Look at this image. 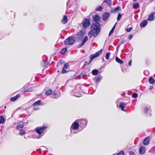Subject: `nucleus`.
Wrapping results in <instances>:
<instances>
[{
    "mask_svg": "<svg viewBox=\"0 0 155 155\" xmlns=\"http://www.w3.org/2000/svg\"><path fill=\"white\" fill-rule=\"evenodd\" d=\"M69 2V1H68L67 2V4H68V3Z\"/></svg>",
    "mask_w": 155,
    "mask_h": 155,
    "instance_id": "55",
    "label": "nucleus"
},
{
    "mask_svg": "<svg viewBox=\"0 0 155 155\" xmlns=\"http://www.w3.org/2000/svg\"><path fill=\"white\" fill-rule=\"evenodd\" d=\"M91 22L90 20L88 18H86L83 21L82 27L84 28H86L88 27L90 25Z\"/></svg>",
    "mask_w": 155,
    "mask_h": 155,
    "instance_id": "6",
    "label": "nucleus"
},
{
    "mask_svg": "<svg viewBox=\"0 0 155 155\" xmlns=\"http://www.w3.org/2000/svg\"><path fill=\"white\" fill-rule=\"evenodd\" d=\"M155 151V147H153L150 150V152H152Z\"/></svg>",
    "mask_w": 155,
    "mask_h": 155,
    "instance_id": "40",
    "label": "nucleus"
},
{
    "mask_svg": "<svg viewBox=\"0 0 155 155\" xmlns=\"http://www.w3.org/2000/svg\"><path fill=\"white\" fill-rule=\"evenodd\" d=\"M110 15L109 13L106 12L103 14L102 15L103 20L104 21L106 20Z\"/></svg>",
    "mask_w": 155,
    "mask_h": 155,
    "instance_id": "9",
    "label": "nucleus"
},
{
    "mask_svg": "<svg viewBox=\"0 0 155 155\" xmlns=\"http://www.w3.org/2000/svg\"><path fill=\"white\" fill-rule=\"evenodd\" d=\"M88 38L87 37L85 36L84 38V39L82 41V43L81 45H79V46H78L79 47H81L82 46H83L84 45L85 42L87 41V40H88Z\"/></svg>",
    "mask_w": 155,
    "mask_h": 155,
    "instance_id": "15",
    "label": "nucleus"
},
{
    "mask_svg": "<svg viewBox=\"0 0 155 155\" xmlns=\"http://www.w3.org/2000/svg\"><path fill=\"white\" fill-rule=\"evenodd\" d=\"M102 60H103L104 61V58H102Z\"/></svg>",
    "mask_w": 155,
    "mask_h": 155,
    "instance_id": "51",
    "label": "nucleus"
},
{
    "mask_svg": "<svg viewBox=\"0 0 155 155\" xmlns=\"http://www.w3.org/2000/svg\"><path fill=\"white\" fill-rule=\"evenodd\" d=\"M146 71H144V73H145Z\"/></svg>",
    "mask_w": 155,
    "mask_h": 155,
    "instance_id": "57",
    "label": "nucleus"
},
{
    "mask_svg": "<svg viewBox=\"0 0 155 155\" xmlns=\"http://www.w3.org/2000/svg\"><path fill=\"white\" fill-rule=\"evenodd\" d=\"M68 21L67 17L66 16H64L62 20V22L63 24L66 23Z\"/></svg>",
    "mask_w": 155,
    "mask_h": 155,
    "instance_id": "21",
    "label": "nucleus"
},
{
    "mask_svg": "<svg viewBox=\"0 0 155 155\" xmlns=\"http://www.w3.org/2000/svg\"><path fill=\"white\" fill-rule=\"evenodd\" d=\"M131 62H132V61L131 60H130V62H129V63H128V64L130 66H131Z\"/></svg>",
    "mask_w": 155,
    "mask_h": 155,
    "instance_id": "46",
    "label": "nucleus"
},
{
    "mask_svg": "<svg viewBox=\"0 0 155 155\" xmlns=\"http://www.w3.org/2000/svg\"><path fill=\"white\" fill-rule=\"evenodd\" d=\"M147 24V21L145 20L142 21L140 24V25L141 27H143L145 26Z\"/></svg>",
    "mask_w": 155,
    "mask_h": 155,
    "instance_id": "14",
    "label": "nucleus"
},
{
    "mask_svg": "<svg viewBox=\"0 0 155 155\" xmlns=\"http://www.w3.org/2000/svg\"><path fill=\"white\" fill-rule=\"evenodd\" d=\"M102 50L101 49L100 51L97 52L95 54L91 55L90 57V60L89 62V64L91 62L92 60L94 58L99 56L102 53Z\"/></svg>",
    "mask_w": 155,
    "mask_h": 155,
    "instance_id": "4",
    "label": "nucleus"
},
{
    "mask_svg": "<svg viewBox=\"0 0 155 155\" xmlns=\"http://www.w3.org/2000/svg\"><path fill=\"white\" fill-rule=\"evenodd\" d=\"M41 101L40 100H38V101H36L33 104V106H35L36 105H39V104L40 103V102H41Z\"/></svg>",
    "mask_w": 155,
    "mask_h": 155,
    "instance_id": "31",
    "label": "nucleus"
},
{
    "mask_svg": "<svg viewBox=\"0 0 155 155\" xmlns=\"http://www.w3.org/2000/svg\"><path fill=\"white\" fill-rule=\"evenodd\" d=\"M20 96L19 94H17L15 96L11 98L10 99V101H15L17 100V98L20 97Z\"/></svg>",
    "mask_w": 155,
    "mask_h": 155,
    "instance_id": "20",
    "label": "nucleus"
},
{
    "mask_svg": "<svg viewBox=\"0 0 155 155\" xmlns=\"http://www.w3.org/2000/svg\"><path fill=\"white\" fill-rule=\"evenodd\" d=\"M119 45H118V46L117 47V48H119Z\"/></svg>",
    "mask_w": 155,
    "mask_h": 155,
    "instance_id": "56",
    "label": "nucleus"
},
{
    "mask_svg": "<svg viewBox=\"0 0 155 155\" xmlns=\"http://www.w3.org/2000/svg\"><path fill=\"white\" fill-rule=\"evenodd\" d=\"M121 14H118V15L117 18V20L118 21H119L120 20V19L121 18Z\"/></svg>",
    "mask_w": 155,
    "mask_h": 155,
    "instance_id": "38",
    "label": "nucleus"
},
{
    "mask_svg": "<svg viewBox=\"0 0 155 155\" xmlns=\"http://www.w3.org/2000/svg\"><path fill=\"white\" fill-rule=\"evenodd\" d=\"M79 122L80 123L81 126L84 128L86 126L87 123V121L84 120H79Z\"/></svg>",
    "mask_w": 155,
    "mask_h": 155,
    "instance_id": "8",
    "label": "nucleus"
},
{
    "mask_svg": "<svg viewBox=\"0 0 155 155\" xmlns=\"http://www.w3.org/2000/svg\"><path fill=\"white\" fill-rule=\"evenodd\" d=\"M67 51L66 48H63L60 51V53L61 54H63L65 53Z\"/></svg>",
    "mask_w": 155,
    "mask_h": 155,
    "instance_id": "28",
    "label": "nucleus"
},
{
    "mask_svg": "<svg viewBox=\"0 0 155 155\" xmlns=\"http://www.w3.org/2000/svg\"><path fill=\"white\" fill-rule=\"evenodd\" d=\"M85 34L82 31H80L78 32V38L81 39L82 38Z\"/></svg>",
    "mask_w": 155,
    "mask_h": 155,
    "instance_id": "11",
    "label": "nucleus"
},
{
    "mask_svg": "<svg viewBox=\"0 0 155 155\" xmlns=\"http://www.w3.org/2000/svg\"><path fill=\"white\" fill-rule=\"evenodd\" d=\"M149 139L148 137H147L143 141V145H146L149 144Z\"/></svg>",
    "mask_w": 155,
    "mask_h": 155,
    "instance_id": "17",
    "label": "nucleus"
},
{
    "mask_svg": "<svg viewBox=\"0 0 155 155\" xmlns=\"http://www.w3.org/2000/svg\"><path fill=\"white\" fill-rule=\"evenodd\" d=\"M5 122L4 117L2 116L0 117V124H3Z\"/></svg>",
    "mask_w": 155,
    "mask_h": 155,
    "instance_id": "29",
    "label": "nucleus"
},
{
    "mask_svg": "<svg viewBox=\"0 0 155 155\" xmlns=\"http://www.w3.org/2000/svg\"><path fill=\"white\" fill-rule=\"evenodd\" d=\"M124 40L122 39V40H121V41H120V43H121V44H123L124 43Z\"/></svg>",
    "mask_w": 155,
    "mask_h": 155,
    "instance_id": "45",
    "label": "nucleus"
},
{
    "mask_svg": "<svg viewBox=\"0 0 155 155\" xmlns=\"http://www.w3.org/2000/svg\"><path fill=\"white\" fill-rule=\"evenodd\" d=\"M24 126V125L23 124L22 122H20L17 125L16 127V129L19 130L23 128Z\"/></svg>",
    "mask_w": 155,
    "mask_h": 155,
    "instance_id": "19",
    "label": "nucleus"
},
{
    "mask_svg": "<svg viewBox=\"0 0 155 155\" xmlns=\"http://www.w3.org/2000/svg\"><path fill=\"white\" fill-rule=\"evenodd\" d=\"M25 134V132L24 130H21L19 133V135H23Z\"/></svg>",
    "mask_w": 155,
    "mask_h": 155,
    "instance_id": "33",
    "label": "nucleus"
},
{
    "mask_svg": "<svg viewBox=\"0 0 155 155\" xmlns=\"http://www.w3.org/2000/svg\"><path fill=\"white\" fill-rule=\"evenodd\" d=\"M121 8L120 7L118 6L115 8H112L111 10V12L112 13H117L118 11H121Z\"/></svg>",
    "mask_w": 155,
    "mask_h": 155,
    "instance_id": "10",
    "label": "nucleus"
},
{
    "mask_svg": "<svg viewBox=\"0 0 155 155\" xmlns=\"http://www.w3.org/2000/svg\"><path fill=\"white\" fill-rule=\"evenodd\" d=\"M148 110V109L147 107H146L144 108V111L145 113H147Z\"/></svg>",
    "mask_w": 155,
    "mask_h": 155,
    "instance_id": "42",
    "label": "nucleus"
},
{
    "mask_svg": "<svg viewBox=\"0 0 155 155\" xmlns=\"http://www.w3.org/2000/svg\"><path fill=\"white\" fill-rule=\"evenodd\" d=\"M116 24H117V23H116V24H115L114 26H113V27L112 28V29H111V30L110 31V32L109 34V36H110V35L113 33L114 30L115 29V26Z\"/></svg>",
    "mask_w": 155,
    "mask_h": 155,
    "instance_id": "26",
    "label": "nucleus"
},
{
    "mask_svg": "<svg viewBox=\"0 0 155 155\" xmlns=\"http://www.w3.org/2000/svg\"><path fill=\"white\" fill-rule=\"evenodd\" d=\"M153 88V87H152H152H151L149 89H150V90H151Z\"/></svg>",
    "mask_w": 155,
    "mask_h": 155,
    "instance_id": "49",
    "label": "nucleus"
},
{
    "mask_svg": "<svg viewBox=\"0 0 155 155\" xmlns=\"http://www.w3.org/2000/svg\"><path fill=\"white\" fill-rule=\"evenodd\" d=\"M31 91H30L29 89H28L25 92H30Z\"/></svg>",
    "mask_w": 155,
    "mask_h": 155,
    "instance_id": "50",
    "label": "nucleus"
},
{
    "mask_svg": "<svg viewBox=\"0 0 155 155\" xmlns=\"http://www.w3.org/2000/svg\"><path fill=\"white\" fill-rule=\"evenodd\" d=\"M126 107V104L124 103V102H121L120 103L119 105V107L121 109V110L123 111H125V108Z\"/></svg>",
    "mask_w": 155,
    "mask_h": 155,
    "instance_id": "13",
    "label": "nucleus"
},
{
    "mask_svg": "<svg viewBox=\"0 0 155 155\" xmlns=\"http://www.w3.org/2000/svg\"><path fill=\"white\" fill-rule=\"evenodd\" d=\"M92 19L93 21L95 22L91 25V30L88 33V36L90 38H91L92 36L94 37H97L101 30L100 24L97 22L100 21L101 18L98 15H95L92 17Z\"/></svg>",
    "mask_w": 155,
    "mask_h": 155,
    "instance_id": "1",
    "label": "nucleus"
},
{
    "mask_svg": "<svg viewBox=\"0 0 155 155\" xmlns=\"http://www.w3.org/2000/svg\"><path fill=\"white\" fill-rule=\"evenodd\" d=\"M115 60L118 63L120 64H122L123 63V61L120 59L119 58L117 57H116Z\"/></svg>",
    "mask_w": 155,
    "mask_h": 155,
    "instance_id": "22",
    "label": "nucleus"
},
{
    "mask_svg": "<svg viewBox=\"0 0 155 155\" xmlns=\"http://www.w3.org/2000/svg\"><path fill=\"white\" fill-rule=\"evenodd\" d=\"M41 64L44 66H45L48 64V63L45 61H44Z\"/></svg>",
    "mask_w": 155,
    "mask_h": 155,
    "instance_id": "35",
    "label": "nucleus"
},
{
    "mask_svg": "<svg viewBox=\"0 0 155 155\" xmlns=\"http://www.w3.org/2000/svg\"><path fill=\"white\" fill-rule=\"evenodd\" d=\"M47 128V126L44 125L42 127H37L36 129V132L38 134L40 135Z\"/></svg>",
    "mask_w": 155,
    "mask_h": 155,
    "instance_id": "5",
    "label": "nucleus"
},
{
    "mask_svg": "<svg viewBox=\"0 0 155 155\" xmlns=\"http://www.w3.org/2000/svg\"><path fill=\"white\" fill-rule=\"evenodd\" d=\"M132 30V28H127V32H129L130 31Z\"/></svg>",
    "mask_w": 155,
    "mask_h": 155,
    "instance_id": "43",
    "label": "nucleus"
},
{
    "mask_svg": "<svg viewBox=\"0 0 155 155\" xmlns=\"http://www.w3.org/2000/svg\"><path fill=\"white\" fill-rule=\"evenodd\" d=\"M98 73V71L97 70L94 69L92 71V73L93 75H97Z\"/></svg>",
    "mask_w": 155,
    "mask_h": 155,
    "instance_id": "24",
    "label": "nucleus"
},
{
    "mask_svg": "<svg viewBox=\"0 0 155 155\" xmlns=\"http://www.w3.org/2000/svg\"><path fill=\"white\" fill-rule=\"evenodd\" d=\"M155 15V12H153L150 15L147 20L148 21H152L154 19V15Z\"/></svg>",
    "mask_w": 155,
    "mask_h": 155,
    "instance_id": "12",
    "label": "nucleus"
},
{
    "mask_svg": "<svg viewBox=\"0 0 155 155\" xmlns=\"http://www.w3.org/2000/svg\"><path fill=\"white\" fill-rule=\"evenodd\" d=\"M110 54V52H107V53L105 56L106 59L108 60L109 59Z\"/></svg>",
    "mask_w": 155,
    "mask_h": 155,
    "instance_id": "34",
    "label": "nucleus"
},
{
    "mask_svg": "<svg viewBox=\"0 0 155 155\" xmlns=\"http://www.w3.org/2000/svg\"><path fill=\"white\" fill-rule=\"evenodd\" d=\"M134 152L132 151H131L129 152V154L130 155H134Z\"/></svg>",
    "mask_w": 155,
    "mask_h": 155,
    "instance_id": "44",
    "label": "nucleus"
},
{
    "mask_svg": "<svg viewBox=\"0 0 155 155\" xmlns=\"http://www.w3.org/2000/svg\"><path fill=\"white\" fill-rule=\"evenodd\" d=\"M153 0H150V2H152Z\"/></svg>",
    "mask_w": 155,
    "mask_h": 155,
    "instance_id": "54",
    "label": "nucleus"
},
{
    "mask_svg": "<svg viewBox=\"0 0 155 155\" xmlns=\"http://www.w3.org/2000/svg\"><path fill=\"white\" fill-rule=\"evenodd\" d=\"M104 3H106L107 5L109 6H111L112 4V3L111 2V0H104L102 4Z\"/></svg>",
    "mask_w": 155,
    "mask_h": 155,
    "instance_id": "18",
    "label": "nucleus"
},
{
    "mask_svg": "<svg viewBox=\"0 0 155 155\" xmlns=\"http://www.w3.org/2000/svg\"><path fill=\"white\" fill-rule=\"evenodd\" d=\"M87 61H85V62L84 63V64L85 65H87Z\"/></svg>",
    "mask_w": 155,
    "mask_h": 155,
    "instance_id": "48",
    "label": "nucleus"
},
{
    "mask_svg": "<svg viewBox=\"0 0 155 155\" xmlns=\"http://www.w3.org/2000/svg\"><path fill=\"white\" fill-rule=\"evenodd\" d=\"M140 6L139 4L138 3H134L133 4V7L134 9H137Z\"/></svg>",
    "mask_w": 155,
    "mask_h": 155,
    "instance_id": "25",
    "label": "nucleus"
},
{
    "mask_svg": "<svg viewBox=\"0 0 155 155\" xmlns=\"http://www.w3.org/2000/svg\"><path fill=\"white\" fill-rule=\"evenodd\" d=\"M102 77H95V79L96 80V81L99 82L102 79Z\"/></svg>",
    "mask_w": 155,
    "mask_h": 155,
    "instance_id": "27",
    "label": "nucleus"
},
{
    "mask_svg": "<svg viewBox=\"0 0 155 155\" xmlns=\"http://www.w3.org/2000/svg\"><path fill=\"white\" fill-rule=\"evenodd\" d=\"M79 124L76 122V121L74 122L72 124L71 127V133H76L75 132H73V130H77L79 127Z\"/></svg>",
    "mask_w": 155,
    "mask_h": 155,
    "instance_id": "3",
    "label": "nucleus"
},
{
    "mask_svg": "<svg viewBox=\"0 0 155 155\" xmlns=\"http://www.w3.org/2000/svg\"><path fill=\"white\" fill-rule=\"evenodd\" d=\"M69 65V64L67 62L65 63L64 64L63 67L61 71V73L62 74H64L67 72V71H66V70L68 68Z\"/></svg>",
    "mask_w": 155,
    "mask_h": 155,
    "instance_id": "7",
    "label": "nucleus"
},
{
    "mask_svg": "<svg viewBox=\"0 0 155 155\" xmlns=\"http://www.w3.org/2000/svg\"><path fill=\"white\" fill-rule=\"evenodd\" d=\"M41 135H39V136H38L37 137H37V139H38L40 138H41Z\"/></svg>",
    "mask_w": 155,
    "mask_h": 155,
    "instance_id": "47",
    "label": "nucleus"
},
{
    "mask_svg": "<svg viewBox=\"0 0 155 155\" xmlns=\"http://www.w3.org/2000/svg\"><path fill=\"white\" fill-rule=\"evenodd\" d=\"M149 81L150 84H153L155 83V81L154 78L151 77L149 78Z\"/></svg>",
    "mask_w": 155,
    "mask_h": 155,
    "instance_id": "23",
    "label": "nucleus"
},
{
    "mask_svg": "<svg viewBox=\"0 0 155 155\" xmlns=\"http://www.w3.org/2000/svg\"><path fill=\"white\" fill-rule=\"evenodd\" d=\"M59 96L58 95H57L55 94H54V93H53L52 95V97L53 98H57Z\"/></svg>",
    "mask_w": 155,
    "mask_h": 155,
    "instance_id": "37",
    "label": "nucleus"
},
{
    "mask_svg": "<svg viewBox=\"0 0 155 155\" xmlns=\"http://www.w3.org/2000/svg\"><path fill=\"white\" fill-rule=\"evenodd\" d=\"M75 42V38L74 37H70L64 41V44L67 45H73Z\"/></svg>",
    "mask_w": 155,
    "mask_h": 155,
    "instance_id": "2",
    "label": "nucleus"
},
{
    "mask_svg": "<svg viewBox=\"0 0 155 155\" xmlns=\"http://www.w3.org/2000/svg\"><path fill=\"white\" fill-rule=\"evenodd\" d=\"M34 109L35 110H38V109H37V108H34Z\"/></svg>",
    "mask_w": 155,
    "mask_h": 155,
    "instance_id": "52",
    "label": "nucleus"
},
{
    "mask_svg": "<svg viewBox=\"0 0 155 155\" xmlns=\"http://www.w3.org/2000/svg\"><path fill=\"white\" fill-rule=\"evenodd\" d=\"M102 7L101 6H100L97 8L96 9V11H101L102 10Z\"/></svg>",
    "mask_w": 155,
    "mask_h": 155,
    "instance_id": "36",
    "label": "nucleus"
},
{
    "mask_svg": "<svg viewBox=\"0 0 155 155\" xmlns=\"http://www.w3.org/2000/svg\"><path fill=\"white\" fill-rule=\"evenodd\" d=\"M124 152L123 151H121L117 155H124Z\"/></svg>",
    "mask_w": 155,
    "mask_h": 155,
    "instance_id": "39",
    "label": "nucleus"
},
{
    "mask_svg": "<svg viewBox=\"0 0 155 155\" xmlns=\"http://www.w3.org/2000/svg\"><path fill=\"white\" fill-rule=\"evenodd\" d=\"M145 151V148L144 147L141 146L140 147L139 152L140 154L144 153Z\"/></svg>",
    "mask_w": 155,
    "mask_h": 155,
    "instance_id": "16",
    "label": "nucleus"
},
{
    "mask_svg": "<svg viewBox=\"0 0 155 155\" xmlns=\"http://www.w3.org/2000/svg\"><path fill=\"white\" fill-rule=\"evenodd\" d=\"M137 0H133V1H134V2L136 1Z\"/></svg>",
    "mask_w": 155,
    "mask_h": 155,
    "instance_id": "53",
    "label": "nucleus"
},
{
    "mask_svg": "<svg viewBox=\"0 0 155 155\" xmlns=\"http://www.w3.org/2000/svg\"><path fill=\"white\" fill-rule=\"evenodd\" d=\"M132 96L133 98H136L138 97V95L137 93H134L132 94Z\"/></svg>",
    "mask_w": 155,
    "mask_h": 155,
    "instance_id": "32",
    "label": "nucleus"
},
{
    "mask_svg": "<svg viewBox=\"0 0 155 155\" xmlns=\"http://www.w3.org/2000/svg\"><path fill=\"white\" fill-rule=\"evenodd\" d=\"M52 93V90L51 89H49L48 90L45 92V94L47 95H49L51 94Z\"/></svg>",
    "mask_w": 155,
    "mask_h": 155,
    "instance_id": "30",
    "label": "nucleus"
},
{
    "mask_svg": "<svg viewBox=\"0 0 155 155\" xmlns=\"http://www.w3.org/2000/svg\"><path fill=\"white\" fill-rule=\"evenodd\" d=\"M133 37V36L132 35H130L128 37V38L129 40H130Z\"/></svg>",
    "mask_w": 155,
    "mask_h": 155,
    "instance_id": "41",
    "label": "nucleus"
}]
</instances>
